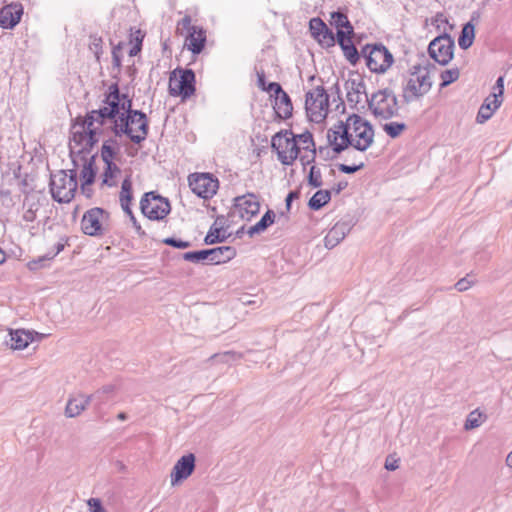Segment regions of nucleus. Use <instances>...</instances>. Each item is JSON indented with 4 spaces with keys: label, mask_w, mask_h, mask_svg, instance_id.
I'll list each match as a JSON object with an SVG mask.
<instances>
[{
    "label": "nucleus",
    "mask_w": 512,
    "mask_h": 512,
    "mask_svg": "<svg viewBox=\"0 0 512 512\" xmlns=\"http://www.w3.org/2000/svg\"><path fill=\"white\" fill-rule=\"evenodd\" d=\"M275 214L272 210H268L255 225L251 226L248 230V234L253 236L266 230L271 224H273Z\"/></svg>",
    "instance_id": "c756f323"
},
{
    "label": "nucleus",
    "mask_w": 512,
    "mask_h": 512,
    "mask_svg": "<svg viewBox=\"0 0 512 512\" xmlns=\"http://www.w3.org/2000/svg\"><path fill=\"white\" fill-rule=\"evenodd\" d=\"M459 76H460V72H459L458 68H451V69H447V70L443 71L440 76L441 80H442L441 86L442 87L448 86L449 84L456 81L459 78Z\"/></svg>",
    "instance_id": "a19ab883"
},
{
    "label": "nucleus",
    "mask_w": 512,
    "mask_h": 512,
    "mask_svg": "<svg viewBox=\"0 0 512 512\" xmlns=\"http://www.w3.org/2000/svg\"><path fill=\"white\" fill-rule=\"evenodd\" d=\"M113 131L115 135L126 134L136 144L144 141L148 135V119L141 111H134L131 115L121 114L114 122Z\"/></svg>",
    "instance_id": "7ed1b4c3"
},
{
    "label": "nucleus",
    "mask_w": 512,
    "mask_h": 512,
    "mask_svg": "<svg viewBox=\"0 0 512 512\" xmlns=\"http://www.w3.org/2000/svg\"><path fill=\"white\" fill-rule=\"evenodd\" d=\"M109 213L102 208L94 207L87 210L81 220L84 234L100 236L105 233L108 226Z\"/></svg>",
    "instance_id": "f8f14e48"
},
{
    "label": "nucleus",
    "mask_w": 512,
    "mask_h": 512,
    "mask_svg": "<svg viewBox=\"0 0 512 512\" xmlns=\"http://www.w3.org/2000/svg\"><path fill=\"white\" fill-rule=\"evenodd\" d=\"M114 391V386L113 385H106V386H103L100 390H98L94 395H92L93 397H98L100 396L101 394H108V393H111Z\"/></svg>",
    "instance_id": "680f3d73"
},
{
    "label": "nucleus",
    "mask_w": 512,
    "mask_h": 512,
    "mask_svg": "<svg viewBox=\"0 0 512 512\" xmlns=\"http://www.w3.org/2000/svg\"><path fill=\"white\" fill-rule=\"evenodd\" d=\"M268 89L274 94V110L281 119H288L292 116L293 105L289 95L276 82L268 84Z\"/></svg>",
    "instance_id": "dca6fc26"
},
{
    "label": "nucleus",
    "mask_w": 512,
    "mask_h": 512,
    "mask_svg": "<svg viewBox=\"0 0 512 512\" xmlns=\"http://www.w3.org/2000/svg\"><path fill=\"white\" fill-rule=\"evenodd\" d=\"M331 199L329 190H318L309 200L308 206L312 210H319Z\"/></svg>",
    "instance_id": "7c9ffc66"
},
{
    "label": "nucleus",
    "mask_w": 512,
    "mask_h": 512,
    "mask_svg": "<svg viewBox=\"0 0 512 512\" xmlns=\"http://www.w3.org/2000/svg\"><path fill=\"white\" fill-rule=\"evenodd\" d=\"M196 28H198V27L193 26L191 24V17L189 15H186L178 22L177 33H179L180 35H187L191 31L195 30Z\"/></svg>",
    "instance_id": "37998d69"
},
{
    "label": "nucleus",
    "mask_w": 512,
    "mask_h": 512,
    "mask_svg": "<svg viewBox=\"0 0 512 512\" xmlns=\"http://www.w3.org/2000/svg\"><path fill=\"white\" fill-rule=\"evenodd\" d=\"M272 148L277 151L278 159L284 165H291L300 154L295 135L290 131L279 132L272 138Z\"/></svg>",
    "instance_id": "6e6552de"
},
{
    "label": "nucleus",
    "mask_w": 512,
    "mask_h": 512,
    "mask_svg": "<svg viewBox=\"0 0 512 512\" xmlns=\"http://www.w3.org/2000/svg\"><path fill=\"white\" fill-rule=\"evenodd\" d=\"M484 103H489V106L494 107L493 93L485 99Z\"/></svg>",
    "instance_id": "69168bd1"
},
{
    "label": "nucleus",
    "mask_w": 512,
    "mask_h": 512,
    "mask_svg": "<svg viewBox=\"0 0 512 512\" xmlns=\"http://www.w3.org/2000/svg\"><path fill=\"white\" fill-rule=\"evenodd\" d=\"M65 247V244L62 243V242H58L56 245H55V251L53 253H48L46 256L44 257H40L39 259L37 260H33V261H30L28 263V267L30 270H36L38 269L39 267H42V263L45 262V261H48V260H51L53 259L56 255H58Z\"/></svg>",
    "instance_id": "72a5a7b5"
},
{
    "label": "nucleus",
    "mask_w": 512,
    "mask_h": 512,
    "mask_svg": "<svg viewBox=\"0 0 512 512\" xmlns=\"http://www.w3.org/2000/svg\"><path fill=\"white\" fill-rule=\"evenodd\" d=\"M72 153V151L70 150ZM91 150L89 152H83L79 153V155H82V159L85 161V164L83 166V169L81 170V178L83 180L82 183V190H85V187L87 185H91L95 178V172L92 168V162L94 160V156H91L89 161L87 160V156L90 154ZM73 154H78V152H74Z\"/></svg>",
    "instance_id": "bb28decb"
},
{
    "label": "nucleus",
    "mask_w": 512,
    "mask_h": 512,
    "mask_svg": "<svg viewBox=\"0 0 512 512\" xmlns=\"http://www.w3.org/2000/svg\"><path fill=\"white\" fill-rule=\"evenodd\" d=\"M368 69L373 73H385L393 64V55L382 44L366 45L361 51Z\"/></svg>",
    "instance_id": "0eeeda50"
},
{
    "label": "nucleus",
    "mask_w": 512,
    "mask_h": 512,
    "mask_svg": "<svg viewBox=\"0 0 512 512\" xmlns=\"http://www.w3.org/2000/svg\"><path fill=\"white\" fill-rule=\"evenodd\" d=\"M120 202L131 203L132 201V181L130 177H126L121 185Z\"/></svg>",
    "instance_id": "ea45409f"
},
{
    "label": "nucleus",
    "mask_w": 512,
    "mask_h": 512,
    "mask_svg": "<svg viewBox=\"0 0 512 512\" xmlns=\"http://www.w3.org/2000/svg\"><path fill=\"white\" fill-rule=\"evenodd\" d=\"M220 219L217 218L207 233L204 241L208 245H212L219 242H224L227 238L226 231L222 227H217Z\"/></svg>",
    "instance_id": "c85d7f7f"
},
{
    "label": "nucleus",
    "mask_w": 512,
    "mask_h": 512,
    "mask_svg": "<svg viewBox=\"0 0 512 512\" xmlns=\"http://www.w3.org/2000/svg\"><path fill=\"white\" fill-rule=\"evenodd\" d=\"M140 51V46L136 45L130 50V55L134 56Z\"/></svg>",
    "instance_id": "774afa93"
},
{
    "label": "nucleus",
    "mask_w": 512,
    "mask_h": 512,
    "mask_svg": "<svg viewBox=\"0 0 512 512\" xmlns=\"http://www.w3.org/2000/svg\"><path fill=\"white\" fill-rule=\"evenodd\" d=\"M235 206L238 208L242 218L250 219L259 212L260 204L254 194H247L235 199Z\"/></svg>",
    "instance_id": "412c9836"
},
{
    "label": "nucleus",
    "mask_w": 512,
    "mask_h": 512,
    "mask_svg": "<svg viewBox=\"0 0 512 512\" xmlns=\"http://www.w3.org/2000/svg\"><path fill=\"white\" fill-rule=\"evenodd\" d=\"M195 469V456L190 453L182 456L174 465L171 472V484L174 486L187 479Z\"/></svg>",
    "instance_id": "a211bd4d"
},
{
    "label": "nucleus",
    "mask_w": 512,
    "mask_h": 512,
    "mask_svg": "<svg viewBox=\"0 0 512 512\" xmlns=\"http://www.w3.org/2000/svg\"><path fill=\"white\" fill-rule=\"evenodd\" d=\"M188 183L193 193L203 199L212 198L219 188L218 179L209 173L191 174L188 177Z\"/></svg>",
    "instance_id": "2eb2a0df"
},
{
    "label": "nucleus",
    "mask_w": 512,
    "mask_h": 512,
    "mask_svg": "<svg viewBox=\"0 0 512 512\" xmlns=\"http://www.w3.org/2000/svg\"><path fill=\"white\" fill-rule=\"evenodd\" d=\"M132 101L126 96V95H120L119 94V114L118 118L121 116L122 113H124V117L126 115H131L133 110L132 108Z\"/></svg>",
    "instance_id": "c03bdc74"
},
{
    "label": "nucleus",
    "mask_w": 512,
    "mask_h": 512,
    "mask_svg": "<svg viewBox=\"0 0 512 512\" xmlns=\"http://www.w3.org/2000/svg\"><path fill=\"white\" fill-rule=\"evenodd\" d=\"M311 34L317 38L327 28V25L320 18H312L309 22Z\"/></svg>",
    "instance_id": "a18cd8bd"
},
{
    "label": "nucleus",
    "mask_w": 512,
    "mask_h": 512,
    "mask_svg": "<svg viewBox=\"0 0 512 512\" xmlns=\"http://www.w3.org/2000/svg\"><path fill=\"white\" fill-rule=\"evenodd\" d=\"M503 93L504 78L501 76L496 80V83L493 87L494 107L489 106V103H483L476 117L478 123L482 124L492 117L493 113L500 107L502 103Z\"/></svg>",
    "instance_id": "f3484780"
},
{
    "label": "nucleus",
    "mask_w": 512,
    "mask_h": 512,
    "mask_svg": "<svg viewBox=\"0 0 512 512\" xmlns=\"http://www.w3.org/2000/svg\"><path fill=\"white\" fill-rule=\"evenodd\" d=\"M142 213L151 220H161L170 212V204L167 199L156 195L154 192L146 193L140 201Z\"/></svg>",
    "instance_id": "4468645a"
},
{
    "label": "nucleus",
    "mask_w": 512,
    "mask_h": 512,
    "mask_svg": "<svg viewBox=\"0 0 512 512\" xmlns=\"http://www.w3.org/2000/svg\"><path fill=\"white\" fill-rule=\"evenodd\" d=\"M299 197V192L298 191H291L289 192V194L287 195L286 197V207L287 209L289 210L290 209V206H291V202L294 200V199H297Z\"/></svg>",
    "instance_id": "052dcab7"
},
{
    "label": "nucleus",
    "mask_w": 512,
    "mask_h": 512,
    "mask_svg": "<svg viewBox=\"0 0 512 512\" xmlns=\"http://www.w3.org/2000/svg\"><path fill=\"white\" fill-rule=\"evenodd\" d=\"M351 225L346 221L337 222L327 233L324 238V246L327 249H332L337 246L350 232Z\"/></svg>",
    "instance_id": "4be33fe9"
},
{
    "label": "nucleus",
    "mask_w": 512,
    "mask_h": 512,
    "mask_svg": "<svg viewBox=\"0 0 512 512\" xmlns=\"http://www.w3.org/2000/svg\"><path fill=\"white\" fill-rule=\"evenodd\" d=\"M77 189V173L72 169L68 172L60 170L51 175L50 192L53 199L59 203L70 202Z\"/></svg>",
    "instance_id": "39448f33"
},
{
    "label": "nucleus",
    "mask_w": 512,
    "mask_h": 512,
    "mask_svg": "<svg viewBox=\"0 0 512 512\" xmlns=\"http://www.w3.org/2000/svg\"><path fill=\"white\" fill-rule=\"evenodd\" d=\"M340 46L344 52V56L346 59L353 65H355L359 60V53L355 48L352 40H340Z\"/></svg>",
    "instance_id": "2f4dec72"
},
{
    "label": "nucleus",
    "mask_w": 512,
    "mask_h": 512,
    "mask_svg": "<svg viewBox=\"0 0 512 512\" xmlns=\"http://www.w3.org/2000/svg\"><path fill=\"white\" fill-rule=\"evenodd\" d=\"M236 255V250L231 246H220L209 249V263L220 264L225 263Z\"/></svg>",
    "instance_id": "a878e982"
},
{
    "label": "nucleus",
    "mask_w": 512,
    "mask_h": 512,
    "mask_svg": "<svg viewBox=\"0 0 512 512\" xmlns=\"http://www.w3.org/2000/svg\"><path fill=\"white\" fill-rule=\"evenodd\" d=\"M506 464L509 468H512V451L506 457Z\"/></svg>",
    "instance_id": "338daca9"
},
{
    "label": "nucleus",
    "mask_w": 512,
    "mask_h": 512,
    "mask_svg": "<svg viewBox=\"0 0 512 512\" xmlns=\"http://www.w3.org/2000/svg\"><path fill=\"white\" fill-rule=\"evenodd\" d=\"M329 145L335 153H341L349 146L364 152L374 141L372 125L357 114L350 115L345 122L339 121L327 132Z\"/></svg>",
    "instance_id": "f03ea898"
},
{
    "label": "nucleus",
    "mask_w": 512,
    "mask_h": 512,
    "mask_svg": "<svg viewBox=\"0 0 512 512\" xmlns=\"http://www.w3.org/2000/svg\"><path fill=\"white\" fill-rule=\"evenodd\" d=\"M23 6L20 3H11L0 9V27L13 29L21 20Z\"/></svg>",
    "instance_id": "6ab92c4d"
},
{
    "label": "nucleus",
    "mask_w": 512,
    "mask_h": 512,
    "mask_svg": "<svg viewBox=\"0 0 512 512\" xmlns=\"http://www.w3.org/2000/svg\"><path fill=\"white\" fill-rule=\"evenodd\" d=\"M455 43L454 39L444 31L442 35L434 38L429 46V56L440 65H447L453 58Z\"/></svg>",
    "instance_id": "ddd939ff"
},
{
    "label": "nucleus",
    "mask_w": 512,
    "mask_h": 512,
    "mask_svg": "<svg viewBox=\"0 0 512 512\" xmlns=\"http://www.w3.org/2000/svg\"><path fill=\"white\" fill-rule=\"evenodd\" d=\"M405 129L406 125L404 123L399 122H389L383 125V130L391 138L398 137Z\"/></svg>",
    "instance_id": "58836bf2"
},
{
    "label": "nucleus",
    "mask_w": 512,
    "mask_h": 512,
    "mask_svg": "<svg viewBox=\"0 0 512 512\" xmlns=\"http://www.w3.org/2000/svg\"><path fill=\"white\" fill-rule=\"evenodd\" d=\"M93 396L78 394L69 398L66 408L65 415L68 418H74L79 416L89 405Z\"/></svg>",
    "instance_id": "5701e85b"
},
{
    "label": "nucleus",
    "mask_w": 512,
    "mask_h": 512,
    "mask_svg": "<svg viewBox=\"0 0 512 512\" xmlns=\"http://www.w3.org/2000/svg\"><path fill=\"white\" fill-rule=\"evenodd\" d=\"M121 204V207L123 209V211L128 215V216H132V210L130 208V204L131 203H124V202H120Z\"/></svg>",
    "instance_id": "e2e57ef3"
},
{
    "label": "nucleus",
    "mask_w": 512,
    "mask_h": 512,
    "mask_svg": "<svg viewBox=\"0 0 512 512\" xmlns=\"http://www.w3.org/2000/svg\"><path fill=\"white\" fill-rule=\"evenodd\" d=\"M118 114L119 90L115 87L114 91L107 96L106 106L98 110H92L84 118H76L72 125V137L69 143L72 153L89 152L100 141L104 126L107 123L113 129Z\"/></svg>",
    "instance_id": "f257e3e1"
},
{
    "label": "nucleus",
    "mask_w": 512,
    "mask_h": 512,
    "mask_svg": "<svg viewBox=\"0 0 512 512\" xmlns=\"http://www.w3.org/2000/svg\"><path fill=\"white\" fill-rule=\"evenodd\" d=\"M89 49L95 55L96 59L99 60L102 54V39L101 37L91 35L89 42Z\"/></svg>",
    "instance_id": "49530a36"
},
{
    "label": "nucleus",
    "mask_w": 512,
    "mask_h": 512,
    "mask_svg": "<svg viewBox=\"0 0 512 512\" xmlns=\"http://www.w3.org/2000/svg\"><path fill=\"white\" fill-rule=\"evenodd\" d=\"M432 24L440 30L442 26L448 25V19L443 13H437L432 19Z\"/></svg>",
    "instance_id": "6e6d98bb"
},
{
    "label": "nucleus",
    "mask_w": 512,
    "mask_h": 512,
    "mask_svg": "<svg viewBox=\"0 0 512 512\" xmlns=\"http://www.w3.org/2000/svg\"><path fill=\"white\" fill-rule=\"evenodd\" d=\"M475 38V27L471 22L466 23L458 38V44L460 48L466 50L472 46Z\"/></svg>",
    "instance_id": "cd10ccee"
},
{
    "label": "nucleus",
    "mask_w": 512,
    "mask_h": 512,
    "mask_svg": "<svg viewBox=\"0 0 512 512\" xmlns=\"http://www.w3.org/2000/svg\"><path fill=\"white\" fill-rule=\"evenodd\" d=\"M24 207H26L23 213V220L26 222H33L36 219L37 211L39 210V203L37 201H31L29 198H26L24 202Z\"/></svg>",
    "instance_id": "f704fd0d"
},
{
    "label": "nucleus",
    "mask_w": 512,
    "mask_h": 512,
    "mask_svg": "<svg viewBox=\"0 0 512 512\" xmlns=\"http://www.w3.org/2000/svg\"><path fill=\"white\" fill-rule=\"evenodd\" d=\"M206 42L205 32L201 28H196L186 35L185 46L194 54H199Z\"/></svg>",
    "instance_id": "b1692460"
},
{
    "label": "nucleus",
    "mask_w": 512,
    "mask_h": 512,
    "mask_svg": "<svg viewBox=\"0 0 512 512\" xmlns=\"http://www.w3.org/2000/svg\"><path fill=\"white\" fill-rule=\"evenodd\" d=\"M117 142L113 139L104 141L101 148V159L105 164V168L102 174V184L108 187L115 186L117 184V177L120 175V168L114 163V158L118 153Z\"/></svg>",
    "instance_id": "9d476101"
},
{
    "label": "nucleus",
    "mask_w": 512,
    "mask_h": 512,
    "mask_svg": "<svg viewBox=\"0 0 512 512\" xmlns=\"http://www.w3.org/2000/svg\"><path fill=\"white\" fill-rule=\"evenodd\" d=\"M475 283H476V280L470 278L469 275H467L466 277L458 280L455 283L454 288L459 292H464V291H467L468 289H470Z\"/></svg>",
    "instance_id": "de8ad7c7"
},
{
    "label": "nucleus",
    "mask_w": 512,
    "mask_h": 512,
    "mask_svg": "<svg viewBox=\"0 0 512 512\" xmlns=\"http://www.w3.org/2000/svg\"><path fill=\"white\" fill-rule=\"evenodd\" d=\"M308 183L315 188L322 186L323 182H322V174H321L320 168H318L314 165L311 166L310 172L308 175Z\"/></svg>",
    "instance_id": "79ce46f5"
},
{
    "label": "nucleus",
    "mask_w": 512,
    "mask_h": 512,
    "mask_svg": "<svg viewBox=\"0 0 512 512\" xmlns=\"http://www.w3.org/2000/svg\"><path fill=\"white\" fill-rule=\"evenodd\" d=\"M257 82H258L259 88H261L263 91H267V92L273 93V91H270L268 89V85H266L265 74H264L263 71H258L257 72Z\"/></svg>",
    "instance_id": "4d7b16f0"
},
{
    "label": "nucleus",
    "mask_w": 512,
    "mask_h": 512,
    "mask_svg": "<svg viewBox=\"0 0 512 512\" xmlns=\"http://www.w3.org/2000/svg\"><path fill=\"white\" fill-rule=\"evenodd\" d=\"M351 34L352 33H348L347 32V29L345 31L342 30V29H339L337 31V41H338V43L340 44V40H343V41L351 40V37H350Z\"/></svg>",
    "instance_id": "bf43d9fd"
},
{
    "label": "nucleus",
    "mask_w": 512,
    "mask_h": 512,
    "mask_svg": "<svg viewBox=\"0 0 512 512\" xmlns=\"http://www.w3.org/2000/svg\"><path fill=\"white\" fill-rule=\"evenodd\" d=\"M295 137H296L298 146H300V151L301 150L304 151V150H308V149H315V143L313 140V136L310 132L306 131V132L301 133Z\"/></svg>",
    "instance_id": "4c0bfd02"
},
{
    "label": "nucleus",
    "mask_w": 512,
    "mask_h": 512,
    "mask_svg": "<svg viewBox=\"0 0 512 512\" xmlns=\"http://www.w3.org/2000/svg\"><path fill=\"white\" fill-rule=\"evenodd\" d=\"M347 186V182H339L337 184L336 193H340L343 189H345Z\"/></svg>",
    "instance_id": "0e129e2a"
},
{
    "label": "nucleus",
    "mask_w": 512,
    "mask_h": 512,
    "mask_svg": "<svg viewBox=\"0 0 512 512\" xmlns=\"http://www.w3.org/2000/svg\"><path fill=\"white\" fill-rule=\"evenodd\" d=\"M365 166L364 161H359L357 164L354 165H346V164H339L338 168L341 172L346 174H353L360 169H362Z\"/></svg>",
    "instance_id": "09e8293b"
},
{
    "label": "nucleus",
    "mask_w": 512,
    "mask_h": 512,
    "mask_svg": "<svg viewBox=\"0 0 512 512\" xmlns=\"http://www.w3.org/2000/svg\"><path fill=\"white\" fill-rule=\"evenodd\" d=\"M183 259L186 261L199 263L208 261L209 262V249L200 251H191L183 254Z\"/></svg>",
    "instance_id": "e433bc0d"
},
{
    "label": "nucleus",
    "mask_w": 512,
    "mask_h": 512,
    "mask_svg": "<svg viewBox=\"0 0 512 512\" xmlns=\"http://www.w3.org/2000/svg\"><path fill=\"white\" fill-rule=\"evenodd\" d=\"M163 243L166 245L175 247V248H179V249H185V248L190 247V245H191L190 242H188V241H183V240L172 238V237L164 239Z\"/></svg>",
    "instance_id": "603ef678"
},
{
    "label": "nucleus",
    "mask_w": 512,
    "mask_h": 512,
    "mask_svg": "<svg viewBox=\"0 0 512 512\" xmlns=\"http://www.w3.org/2000/svg\"><path fill=\"white\" fill-rule=\"evenodd\" d=\"M316 155L315 149L304 150L302 154H300V161L303 166L310 164L314 161Z\"/></svg>",
    "instance_id": "5fc2aeb1"
},
{
    "label": "nucleus",
    "mask_w": 512,
    "mask_h": 512,
    "mask_svg": "<svg viewBox=\"0 0 512 512\" xmlns=\"http://www.w3.org/2000/svg\"><path fill=\"white\" fill-rule=\"evenodd\" d=\"M240 357L241 356L239 354H236L234 352H225V353L220 354V355H214L212 358L216 359V360H219L221 362L229 363L231 361L238 360Z\"/></svg>",
    "instance_id": "864d4df0"
},
{
    "label": "nucleus",
    "mask_w": 512,
    "mask_h": 512,
    "mask_svg": "<svg viewBox=\"0 0 512 512\" xmlns=\"http://www.w3.org/2000/svg\"><path fill=\"white\" fill-rule=\"evenodd\" d=\"M369 108L376 117L389 119L397 115L398 102L395 94L384 89L374 93L368 100Z\"/></svg>",
    "instance_id": "1a4fd4ad"
},
{
    "label": "nucleus",
    "mask_w": 512,
    "mask_h": 512,
    "mask_svg": "<svg viewBox=\"0 0 512 512\" xmlns=\"http://www.w3.org/2000/svg\"><path fill=\"white\" fill-rule=\"evenodd\" d=\"M305 110L310 121L323 122L329 112V95L323 86H317L307 92Z\"/></svg>",
    "instance_id": "423d86ee"
},
{
    "label": "nucleus",
    "mask_w": 512,
    "mask_h": 512,
    "mask_svg": "<svg viewBox=\"0 0 512 512\" xmlns=\"http://www.w3.org/2000/svg\"><path fill=\"white\" fill-rule=\"evenodd\" d=\"M486 416L483 415L478 409L470 412L466 418L464 429L472 430L482 425Z\"/></svg>",
    "instance_id": "473e14b6"
},
{
    "label": "nucleus",
    "mask_w": 512,
    "mask_h": 512,
    "mask_svg": "<svg viewBox=\"0 0 512 512\" xmlns=\"http://www.w3.org/2000/svg\"><path fill=\"white\" fill-rule=\"evenodd\" d=\"M431 87L429 67L414 65L403 88V97L406 102L413 101L427 94Z\"/></svg>",
    "instance_id": "20e7f679"
},
{
    "label": "nucleus",
    "mask_w": 512,
    "mask_h": 512,
    "mask_svg": "<svg viewBox=\"0 0 512 512\" xmlns=\"http://www.w3.org/2000/svg\"><path fill=\"white\" fill-rule=\"evenodd\" d=\"M399 467L398 460L388 457L385 461V468L389 471H394Z\"/></svg>",
    "instance_id": "13d9d810"
},
{
    "label": "nucleus",
    "mask_w": 512,
    "mask_h": 512,
    "mask_svg": "<svg viewBox=\"0 0 512 512\" xmlns=\"http://www.w3.org/2000/svg\"><path fill=\"white\" fill-rule=\"evenodd\" d=\"M195 92V73L191 69H176L169 79V93L172 96L189 98Z\"/></svg>",
    "instance_id": "9b49d317"
},
{
    "label": "nucleus",
    "mask_w": 512,
    "mask_h": 512,
    "mask_svg": "<svg viewBox=\"0 0 512 512\" xmlns=\"http://www.w3.org/2000/svg\"><path fill=\"white\" fill-rule=\"evenodd\" d=\"M345 88L347 90V101L350 104L357 105L363 101V98L369 100L366 94V85L360 76L347 80Z\"/></svg>",
    "instance_id": "aec40b11"
},
{
    "label": "nucleus",
    "mask_w": 512,
    "mask_h": 512,
    "mask_svg": "<svg viewBox=\"0 0 512 512\" xmlns=\"http://www.w3.org/2000/svg\"><path fill=\"white\" fill-rule=\"evenodd\" d=\"M332 24H334L338 30L341 28L347 29L348 33H353V27L351 26L347 16L339 11L331 14Z\"/></svg>",
    "instance_id": "c9c22d12"
},
{
    "label": "nucleus",
    "mask_w": 512,
    "mask_h": 512,
    "mask_svg": "<svg viewBox=\"0 0 512 512\" xmlns=\"http://www.w3.org/2000/svg\"><path fill=\"white\" fill-rule=\"evenodd\" d=\"M320 43L325 44L327 46H331L335 42L334 34L328 27L321 33V36L317 37Z\"/></svg>",
    "instance_id": "3c124183"
},
{
    "label": "nucleus",
    "mask_w": 512,
    "mask_h": 512,
    "mask_svg": "<svg viewBox=\"0 0 512 512\" xmlns=\"http://www.w3.org/2000/svg\"><path fill=\"white\" fill-rule=\"evenodd\" d=\"M89 512H108L102 505L99 498H90L87 500Z\"/></svg>",
    "instance_id": "8fccbe9b"
},
{
    "label": "nucleus",
    "mask_w": 512,
    "mask_h": 512,
    "mask_svg": "<svg viewBox=\"0 0 512 512\" xmlns=\"http://www.w3.org/2000/svg\"><path fill=\"white\" fill-rule=\"evenodd\" d=\"M9 335L10 340L7 344L14 350H23L33 341L32 332L26 330H11Z\"/></svg>",
    "instance_id": "393cba45"
}]
</instances>
